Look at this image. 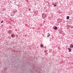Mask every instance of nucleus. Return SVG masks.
<instances>
[{"label": "nucleus", "instance_id": "nucleus-1", "mask_svg": "<svg viewBox=\"0 0 73 73\" xmlns=\"http://www.w3.org/2000/svg\"><path fill=\"white\" fill-rule=\"evenodd\" d=\"M42 17L43 18H45L46 17V15L45 14V13H43L42 14Z\"/></svg>", "mask_w": 73, "mask_h": 73}, {"label": "nucleus", "instance_id": "nucleus-2", "mask_svg": "<svg viewBox=\"0 0 73 73\" xmlns=\"http://www.w3.org/2000/svg\"><path fill=\"white\" fill-rule=\"evenodd\" d=\"M11 32L12 31L11 30H9V31H8V34H11Z\"/></svg>", "mask_w": 73, "mask_h": 73}, {"label": "nucleus", "instance_id": "nucleus-3", "mask_svg": "<svg viewBox=\"0 0 73 73\" xmlns=\"http://www.w3.org/2000/svg\"><path fill=\"white\" fill-rule=\"evenodd\" d=\"M66 19H67V20H68V19H69V16H67L66 17Z\"/></svg>", "mask_w": 73, "mask_h": 73}, {"label": "nucleus", "instance_id": "nucleus-4", "mask_svg": "<svg viewBox=\"0 0 73 73\" xmlns=\"http://www.w3.org/2000/svg\"><path fill=\"white\" fill-rule=\"evenodd\" d=\"M53 29H54L57 30V27H56V26H55V28H54Z\"/></svg>", "mask_w": 73, "mask_h": 73}, {"label": "nucleus", "instance_id": "nucleus-5", "mask_svg": "<svg viewBox=\"0 0 73 73\" xmlns=\"http://www.w3.org/2000/svg\"><path fill=\"white\" fill-rule=\"evenodd\" d=\"M4 70L5 71V70H7V68H4Z\"/></svg>", "mask_w": 73, "mask_h": 73}, {"label": "nucleus", "instance_id": "nucleus-6", "mask_svg": "<svg viewBox=\"0 0 73 73\" xmlns=\"http://www.w3.org/2000/svg\"><path fill=\"white\" fill-rule=\"evenodd\" d=\"M11 36L12 37H13L14 36H13V34H12L11 35Z\"/></svg>", "mask_w": 73, "mask_h": 73}, {"label": "nucleus", "instance_id": "nucleus-7", "mask_svg": "<svg viewBox=\"0 0 73 73\" xmlns=\"http://www.w3.org/2000/svg\"><path fill=\"white\" fill-rule=\"evenodd\" d=\"M44 46H43V45L41 44L40 45V47H43Z\"/></svg>", "mask_w": 73, "mask_h": 73}, {"label": "nucleus", "instance_id": "nucleus-8", "mask_svg": "<svg viewBox=\"0 0 73 73\" xmlns=\"http://www.w3.org/2000/svg\"><path fill=\"white\" fill-rule=\"evenodd\" d=\"M54 7H56L57 6V5H54Z\"/></svg>", "mask_w": 73, "mask_h": 73}, {"label": "nucleus", "instance_id": "nucleus-9", "mask_svg": "<svg viewBox=\"0 0 73 73\" xmlns=\"http://www.w3.org/2000/svg\"><path fill=\"white\" fill-rule=\"evenodd\" d=\"M72 51V50L71 49L69 51V52H70Z\"/></svg>", "mask_w": 73, "mask_h": 73}, {"label": "nucleus", "instance_id": "nucleus-10", "mask_svg": "<svg viewBox=\"0 0 73 73\" xmlns=\"http://www.w3.org/2000/svg\"><path fill=\"white\" fill-rule=\"evenodd\" d=\"M49 36H50V35H48L47 36L48 37H49Z\"/></svg>", "mask_w": 73, "mask_h": 73}, {"label": "nucleus", "instance_id": "nucleus-11", "mask_svg": "<svg viewBox=\"0 0 73 73\" xmlns=\"http://www.w3.org/2000/svg\"><path fill=\"white\" fill-rule=\"evenodd\" d=\"M44 53H46V50H45L44 51Z\"/></svg>", "mask_w": 73, "mask_h": 73}, {"label": "nucleus", "instance_id": "nucleus-12", "mask_svg": "<svg viewBox=\"0 0 73 73\" xmlns=\"http://www.w3.org/2000/svg\"><path fill=\"white\" fill-rule=\"evenodd\" d=\"M29 10L30 11L31 10V9L29 8Z\"/></svg>", "mask_w": 73, "mask_h": 73}, {"label": "nucleus", "instance_id": "nucleus-13", "mask_svg": "<svg viewBox=\"0 0 73 73\" xmlns=\"http://www.w3.org/2000/svg\"><path fill=\"white\" fill-rule=\"evenodd\" d=\"M68 50H70L71 49V48H68Z\"/></svg>", "mask_w": 73, "mask_h": 73}, {"label": "nucleus", "instance_id": "nucleus-14", "mask_svg": "<svg viewBox=\"0 0 73 73\" xmlns=\"http://www.w3.org/2000/svg\"><path fill=\"white\" fill-rule=\"evenodd\" d=\"M3 21H2L1 22V23H3Z\"/></svg>", "mask_w": 73, "mask_h": 73}, {"label": "nucleus", "instance_id": "nucleus-15", "mask_svg": "<svg viewBox=\"0 0 73 73\" xmlns=\"http://www.w3.org/2000/svg\"><path fill=\"white\" fill-rule=\"evenodd\" d=\"M13 13H15V11H13Z\"/></svg>", "mask_w": 73, "mask_h": 73}, {"label": "nucleus", "instance_id": "nucleus-16", "mask_svg": "<svg viewBox=\"0 0 73 73\" xmlns=\"http://www.w3.org/2000/svg\"><path fill=\"white\" fill-rule=\"evenodd\" d=\"M52 5H54V4L53 3H52Z\"/></svg>", "mask_w": 73, "mask_h": 73}, {"label": "nucleus", "instance_id": "nucleus-17", "mask_svg": "<svg viewBox=\"0 0 73 73\" xmlns=\"http://www.w3.org/2000/svg\"><path fill=\"white\" fill-rule=\"evenodd\" d=\"M1 26H3V25H1Z\"/></svg>", "mask_w": 73, "mask_h": 73}, {"label": "nucleus", "instance_id": "nucleus-18", "mask_svg": "<svg viewBox=\"0 0 73 73\" xmlns=\"http://www.w3.org/2000/svg\"><path fill=\"white\" fill-rule=\"evenodd\" d=\"M70 47L71 48H72V46H70Z\"/></svg>", "mask_w": 73, "mask_h": 73}, {"label": "nucleus", "instance_id": "nucleus-19", "mask_svg": "<svg viewBox=\"0 0 73 73\" xmlns=\"http://www.w3.org/2000/svg\"><path fill=\"white\" fill-rule=\"evenodd\" d=\"M72 48H73V46H72Z\"/></svg>", "mask_w": 73, "mask_h": 73}, {"label": "nucleus", "instance_id": "nucleus-20", "mask_svg": "<svg viewBox=\"0 0 73 73\" xmlns=\"http://www.w3.org/2000/svg\"><path fill=\"white\" fill-rule=\"evenodd\" d=\"M16 36V37H17V35Z\"/></svg>", "mask_w": 73, "mask_h": 73}, {"label": "nucleus", "instance_id": "nucleus-21", "mask_svg": "<svg viewBox=\"0 0 73 73\" xmlns=\"http://www.w3.org/2000/svg\"><path fill=\"white\" fill-rule=\"evenodd\" d=\"M48 35H49V33H48Z\"/></svg>", "mask_w": 73, "mask_h": 73}, {"label": "nucleus", "instance_id": "nucleus-22", "mask_svg": "<svg viewBox=\"0 0 73 73\" xmlns=\"http://www.w3.org/2000/svg\"><path fill=\"white\" fill-rule=\"evenodd\" d=\"M14 36L15 37V36Z\"/></svg>", "mask_w": 73, "mask_h": 73}, {"label": "nucleus", "instance_id": "nucleus-23", "mask_svg": "<svg viewBox=\"0 0 73 73\" xmlns=\"http://www.w3.org/2000/svg\"><path fill=\"white\" fill-rule=\"evenodd\" d=\"M71 46L72 45V44H71Z\"/></svg>", "mask_w": 73, "mask_h": 73}, {"label": "nucleus", "instance_id": "nucleus-24", "mask_svg": "<svg viewBox=\"0 0 73 73\" xmlns=\"http://www.w3.org/2000/svg\"><path fill=\"white\" fill-rule=\"evenodd\" d=\"M55 4H56V3H54Z\"/></svg>", "mask_w": 73, "mask_h": 73}]
</instances>
